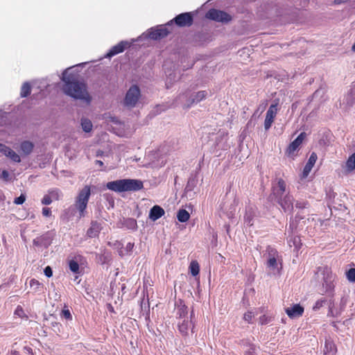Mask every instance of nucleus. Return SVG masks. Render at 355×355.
Here are the masks:
<instances>
[{
  "mask_svg": "<svg viewBox=\"0 0 355 355\" xmlns=\"http://www.w3.org/2000/svg\"><path fill=\"white\" fill-rule=\"evenodd\" d=\"M71 68H68L62 73V80L64 82L63 92L65 94L75 98L80 99L89 103L91 97L87 92V86L84 83L78 81L70 72Z\"/></svg>",
  "mask_w": 355,
  "mask_h": 355,
  "instance_id": "nucleus-1",
  "label": "nucleus"
},
{
  "mask_svg": "<svg viewBox=\"0 0 355 355\" xmlns=\"http://www.w3.org/2000/svg\"><path fill=\"white\" fill-rule=\"evenodd\" d=\"M143 182L135 179H121L109 182L106 188L110 191L121 193L124 191H137L143 188Z\"/></svg>",
  "mask_w": 355,
  "mask_h": 355,
  "instance_id": "nucleus-2",
  "label": "nucleus"
},
{
  "mask_svg": "<svg viewBox=\"0 0 355 355\" xmlns=\"http://www.w3.org/2000/svg\"><path fill=\"white\" fill-rule=\"evenodd\" d=\"M263 257L267 259V268L273 273H279L282 268V258L278 251L275 248L268 245Z\"/></svg>",
  "mask_w": 355,
  "mask_h": 355,
  "instance_id": "nucleus-3",
  "label": "nucleus"
},
{
  "mask_svg": "<svg viewBox=\"0 0 355 355\" xmlns=\"http://www.w3.org/2000/svg\"><path fill=\"white\" fill-rule=\"evenodd\" d=\"M91 196V187L88 185L85 186L78 193L75 198L74 207L78 210L79 218H83L86 215V209Z\"/></svg>",
  "mask_w": 355,
  "mask_h": 355,
  "instance_id": "nucleus-4",
  "label": "nucleus"
},
{
  "mask_svg": "<svg viewBox=\"0 0 355 355\" xmlns=\"http://www.w3.org/2000/svg\"><path fill=\"white\" fill-rule=\"evenodd\" d=\"M172 26V21H169L165 25H159L155 27L150 28L148 30L145 37L152 40H159L168 35L171 32L168 29Z\"/></svg>",
  "mask_w": 355,
  "mask_h": 355,
  "instance_id": "nucleus-5",
  "label": "nucleus"
},
{
  "mask_svg": "<svg viewBox=\"0 0 355 355\" xmlns=\"http://www.w3.org/2000/svg\"><path fill=\"white\" fill-rule=\"evenodd\" d=\"M194 317L193 311L192 310L190 313L189 319L184 318L178 322V329L179 332L183 336L189 335V331L194 333V322L193 318Z\"/></svg>",
  "mask_w": 355,
  "mask_h": 355,
  "instance_id": "nucleus-6",
  "label": "nucleus"
},
{
  "mask_svg": "<svg viewBox=\"0 0 355 355\" xmlns=\"http://www.w3.org/2000/svg\"><path fill=\"white\" fill-rule=\"evenodd\" d=\"M207 19L222 23H227L232 20L230 15L225 11L211 8L206 13Z\"/></svg>",
  "mask_w": 355,
  "mask_h": 355,
  "instance_id": "nucleus-7",
  "label": "nucleus"
},
{
  "mask_svg": "<svg viewBox=\"0 0 355 355\" xmlns=\"http://www.w3.org/2000/svg\"><path fill=\"white\" fill-rule=\"evenodd\" d=\"M140 97V89L137 85H133L128 90L124 99L125 105L133 107L136 105Z\"/></svg>",
  "mask_w": 355,
  "mask_h": 355,
  "instance_id": "nucleus-8",
  "label": "nucleus"
},
{
  "mask_svg": "<svg viewBox=\"0 0 355 355\" xmlns=\"http://www.w3.org/2000/svg\"><path fill=\"white\" fill-rule=\"evenodd\" d=\"M306 137V132H302L293 141L289 144L286 152L288 157L293 158L295 156V151L298 150L299 147L301 146Z\"/></svg>",
  "mask_w": 355,
  "mask_h": 355,
  "instance_id": "nucleus-9",
  "label": "nucleus"
},
{
  "mask_svg": "<svg viewBox=\"0 0 355 355\" xmlns=\"http://www.w3.org/2000/svg\"><path fill=\"white\" fill-rule=\"evenodd\" d=\"M277 105V103L271 104L266 112V119L264 121V128L266 130H268L270 128L274 121L278 112Z\"/></svg>",
  "mask_w": 355,
  "mask_h": 355,
  "instance_id": "nucleus-10",
  "label": "nucleus"
},
{
  "mask_svg": "<svg viewBox=\"0 0 355 355\" xmlns=\"http://www.w3.org/2000/svg\"><path fill=\"white\" fill-rule=\"evenodd\" d=\"M53 234L51 232H47L42 235L36 237L33 240V245L37 247H43L47 248L52 243Z\"/></svg>",
  "mask_w": 355,
  "mask_h": 355,
  "instance_id": "nucleus-11",
  "label": "nucleus"
},
{
  "mask_svg": "<svg viewBox=\"0 0 355 355\" xmlns=\"http://www.w3.org/2000/svg\"><path fill=\"white\" fill-rule=\"evenodd\" d=\"M180 27L190 26L193 21L191 12H184L177 15L173 20Z\"/></svg>",
  "mask_w": 355,
  "mask_h": 355,
  "instance_id": "nucleus-12",
  "label": "nucleus"
},
{
  "mask_svg": "<svg viewBox=\"0 0 355 355\" xmlns=\"http://www.w3.org/2000/svg\"><path fill=\"white\" fill-rule=\"evenodd\" d=\"M282 209L285 211L291 212L293 209V197L288 192L284 196L276 199Z\"/></svg>",
  "mask_w": 355,
  "mask_h": 355,
  "instance_id": "nucleus-13",
  "label": "nucleus"
},
{
  "mask_svg": "<svg viewBox=\"0 0 355 355\" xmlns=\"http://www.w3.org/2000/svg\"><path fill=\"white\" fill-rule=\"evenodd\" d=\"M289 191L287 190L286 183L282 178L278 179L277 183L272 186V195L275 199L284 196Z\"/></svg>",
  "mask_w": 355,
  "mask_h": 355,
  "instance_id": "nucleus-14",
  "label": "nucleus"
},
{
  "mask_svg": "<svg viewBox=\"0 0 355 355\" xmlns=\"http://www.w3.org/2000/svg\"><path fill=\"white\" fill-rule=\"evenodd\" d=\"M175 315L178 321L188 318V307L182 300L175 302Z\"/></svg>",
  "mask_w": 355,
  "mask_h": 355,
  "instance_id": "nucleus-15",
  "label": "nucleus"
},
{
  "mask_svg": "<svg viewBox=\"0 0 355 355\" xmlns=\"http://www.w3.org/2000/svg\"><path fill=\"white\" fill-rule=\"evenodd\" d=\"M304 311V307L299 304H293L292 306L285 309L286 313L291 319L302 316Z\"/></svg>",
  "mask_w": 355,
  "mask_h": 355,
  "instance_id": "nucleus-16",
  "label": "nucleus"
},
{
  "mask_svg": "<svg viewBox=\"0 0 355 355\" xmlns=\"http://www.w3.org/2000/svg\"><path fill=\"white\" fill-rule=\"evenodd\" d=\"M130 44L127 41H121L116 45L112 46L107 53L106 58H112L120 53H122L126 48L129 47Z\"/></svg>",
  "mask_w": 355,
  "mask_h": 355,
  "instance_id": "nucleus-17",
  "label": "nucleus"
},
{
  "mask_svg": "<svg viewBox=\"0 0 355 355\" xmlns=\"http://www.w3.org/2000/svg\"><path fill=\"white\" fill-rule=\"evenodd\" d=\"M0 152L10 158L15 162L19 163L21 162L19 155L5 144H0Z\"/></svg>",
  "mask_w": 355,
  "mask_h": 355,
  "instance_id": "nucleus-18",
  "label": "nucleus"
},
{
  "mask_svg": "<svg viewBox=\"0 0 355 355\" xmlns=\"http://www.w3.org/2000/svg\"><path fill=\"white\" fill-rule=\"evenodd\" d=\"M317 159H318L317 154L313 152L311 154V155L308 159V162H306V165L304 167L302 174V178H306L309 175L312 168L313 167L314 164H315Z\"/></svg>",
  "mask_w": 355,
  "mask_h": 355,
  "instance_id": "nucleus-19",
  "label": "nucleus"
},
{
  "mask_svg": "<svg viewBox=\"0 0 355 355\" xmlns=\"http://www.w3.org/2000/svg\"><path fill=\"white\" fill-rule=\"evenodd\" d=\"M216 148L218 150H227L230 148V145L227 142V134L222 132L216 141Z\"/></svg>",
  "mask_w": 355,
  "mask_h": 355,
  "instance_id": "nucleus-20",
  "label": "nucleus"
},
{
  "mask_svg": "<svg viewBox=\"0 0 355 355\" xmlns=\"http://www.w3.org/2000/svg\"><path fill=\"white\" fill-rule=\"evenodd\" d=\"M102 230V225L98 221H92L90 227L87 231V236L89 238L97 237Z\"/></svg>",
  "mask_w": 355,
  "mask_h": 355,
  "instance_id": "nucleus-21",
  "label": "nucleus"
},
{
  "mask_svg": "<svg viewBox=\"0 0 355 355\" xmlns=\"http://www.w3.org/2000/svg\"><path fill=\"white\" fill-rule=\"evenodd\" d=\"M164 213L165 211L162 207L155 205L150 209L148 217L153 221H155L164 216Z\"/></svg>",
  "mask_w": 355,
  "mask_h": 355,
  "instance_id": "nucleus-22",
  "label": "nucleus"
},
{
  "mask_svg": "<svg viewBox=\"0 0 355 355\" xmlns=\"http://www.w3.org/2000/svg\"><path fill=\"white\" fill-rule=\"evenodd\" d=\"M346 300L343 297L340 300V309H336L334 306V304L330 303L329 306V315L333 316V317H337L338 316L341 312L344 310L345 305H346Z\"/></svg>",
  "mask_w": 355,
  "mask_h": 355,
  "instance_id": "nucleus-23",
  "label": "nucleus"
},
{
  "mask_svg": "<svg viewBox=\"0 0 355 355\" xmlns=\"http://www.w3.org/2000/svg\"><path fill=\"white\" fill-rule=\"evenodd\" d=\"M207 95V93L206 91H200L194 94H192L187 103V107H190L193 103H198L205 99Z\"/></svg>",
  "mask_w": 355,
  "mask_h": 355,
  "instance_id": "nucleus-24",
  "label": "nucleus"
},
{
  "mask_svg": "<svg viewBox=\"0 0 355 355\" xmlns=\"http://www.w3.org/2000/svg\"><path fill=\"white\" fill-rule=\"evenodd\" d=\"M256 214V209L252 206L246 207L245 214L244 216V223L248 226L253 225L254 218Z\"/></svg>",
  "mask_w": 355,
  "mask_h": 355,
  "instance_id": "nucleus-25",
  "label": "nucleus"
},
{
  "mask_svg": "<svg viewBox=\"0 0 355 355\" xmlns=\"http://www.w3.org/2000/svg\"><path fill=\"white\" fill-rule=\"evenodd\" d=\"M302 219H304V217L301 216L299 213L297 214L294 218L291 217L289 221L288 233L293 234L294 232L298 228L300 221Z\"/></svg>",
  "mask_w": 355,
  "mask_h": 355,
  "instance_id": "nucleus-26",
  "label": "nucleus"
},
{
  "mask_svg": "<svg viewBox=\"0 0 355 355\" xmlns=\"http://www.w3.org/2000/svg\"><path fill=\"white\" fill-rule=\"evenodd\" d=\"M343 103H345L348 107H351L355 103V82L352 83L350 90L345 96Z\"/></svg>",
  "mask_w": 355,
  "mask_h": 355,
  "instance_id": "nucleus-27",
  "label": "nucleus"
},
{
  "mask_svg": "<svg viewBox=\"0 0 355 355\" xmlns=\"http://www.w3.org/2000/svg\"><path fill=\"white\" fill-rule=\"evenodd\" d=\"M121 225L123 227H125L128 230L132 231H136L137 230V220L132 218H123L121 220Z\"/></svg>",
  "mask_w": 355,
  "mask_h": 355,
  "instance_id": "nucleus-28",
  "label": "nucleus"
},
{
  "mask_svg": "<svg viewBox=\"0 0 355 355\" xmlns=\"http://www.w3.org/2000/svg\"><path fill=\"white\" fill-rule=\"evenodd\" d=\"M165 73L166 75V85L167 88L171 87L173 83L179 80L180 78V74L175 71L171 72L169 71H166Z\"/></svg>",
  "mask_w": 355,
  "mask_h": 355,
  "instance_id": "nucleus-29",
  "label": "nucleus"
},
{
  "mask_svg": "<svg viewBox=\"0 0 355 355\" xmlns=\"http://www.w3.org/2000/svg\"><path fill=\"white\" fill-rule=\"evenodd\" d=\"M34 148V144L29 141H24L20 144V149L21 152L26 155H30Z\"/></svg>",
  "mask_w": 355,
  "mask_h": 355,
  "instance_id": "nucleus-30",
  "label": "nucleus"
},
{
  "mask_svg": "<svg viewBox=\"0 0 355 355\" xmlns=\"http://www.w3.org/2000/svg\"><path fill=\"white\" fill-rule=\"evenodd\" d=\"M300 238L298 236H293V234H288V243L290 247L294 246L297 250L300 248Z\"/></svg>",
  "mask_w": 355,
  "mask_h": 355,
  "instance_id": "nucleus-31",
  "label": "nucleus"
},
{
  "mask_svg": "<svg viewBox=\"0 0 355 355\" xmlns=\"http://www.w3.org/2000/svg\"><path fill=\"white\" fill-rule=\"evenodd\" d=\"M48 193L53 201L60 200L63 196L62 191L57 188L49 189Z\"/></svg>",
  "mask_w": 355,
  "mask_h": 355,
  "instance_id": "nucleus-32",
  "label": "nucleus"
},
{
  "mask_svg": "<svg viewBox=\"0 0 355 355\" xmlns=\"http://www.w3.org/2000/svg\"><path fill=\"white\" fill-rule=\"evenodd\" d=\"M323 287L324 288L325 292H330L334 289V284H333V279L331 276H329V275L324 277V282H323Z\"/></svg>",
  "mask_w": 355,
  "mask_h": 355,
  "instance_id": "nucleus-33",
  "label": "nucleus"
},
{
  "mask_svg": "<svg viewBox=\"0 0 355 355\" xmlns=\"http://www.w3.org/2000/svg\"><path fill=\"white\" fill-rule=\"evenodd\" d=\"M190 218V214L185 209H180L177 214V218L181 223L187 222Z\"/></svg>",
  "mask_w": 355,
  "mask_h": 355,
  "instance_id": "nucleus-34",
  "label": "nucleus"
},
{
  "mask_svg": "<svg viewBox=\"0 0 355 355\" xmlns=\"http://www.w3.org/2000/svg\"><path fill=\"white\" fill-rule=\"evenodd\" d=\"M80 124H81V127H82L83 130L85 132H90L92 131L93 125H92V121L89 119H86V118L81 119Z\"/></svg>",
  "mask_w": 355,
  "mask_h": 355,
  "instance_id": "nucleus-35",
  "label": "nucleus"
},
{
  "mask_svg": "<svg viewBox=\"0 0 355 355\" xmlns=\"http://www.w3.org/2000/svg\"><path fill=\"white\" fill-rule=\"evenodd\" d=\"M346 168L348 172L355 170V153L350 155L347 160Z\"/></svg>",
  "mask_w": 355,
  "mask_h": 355,
  "instance_id": "nucleus-36",
  "label": "nucleus"
},
{
  "mask_svg": "<svg viewBox=\"0 0 355 355\" xmlns=\"http://www.w3.org/2000/svg\"><path fill=\"white\" fill-rule=\"evenodd\" d=\"M189 270L193 276L198 275L200 271L198 263L196 261H191L189 266Z\"/></svg>",
  "mask_w": 355,
  "mask_h": 355,
  "instance_id": "nucleus-37",
  "label": "nucleus"
},
{
  "mask_svg": "<svg viewBox=\"0 0 355 355\" xmlns=\"http://www.w3.org/2000/svg\"><path fill=\"white\" fill-rule=\"evenodd\" d=\"M31 94V85L28 83H24L21 88V96L26 97Z\"/></svg>",
  "mask_w": 355,
  "mask_h": 355,
  "instance_id": "nucleus-38",
  "label": "nucleus"
},
{
  "mask_svg": "<svg viewBox=\"0 0 355 355\" xmlns=\"http://www.w3.org/2000/svg\"><path fill=\"white\" fill-rule=\"evenodd\" d=\"M30 286L34 290L35 292H38L42 284L35 279H31L29 282Z\"/></svg>",
  "mask_w": 355,
  "mask_h": 355,
  "instance_id": "nucleus-39",
  "label": "nucleus"
},
{
  "mask_svg": "<svg viewBox=\"0 0 355 355\" xmlns=\"http://www.w3.org/2000/svg\"><path fill=\"white\" fill-rule=\"evenodd\" d=\"M327 302V300L324 297L320 298L317 300L315 304L313 306V310L315 311H318L321 307H322Z\"/></svg>",
  "mask_w": 355,
  "mask_h": 355,
  "instance_id": "nucleus-40",
  "label": "nucleus"
},
{
  "mask_svg": "<svg viewBox=\"0 0 355 355\" xmlns=\"http://www.w3.org/2000/svg\"><path fill=\"white\" fill-rule=\"evenodd\" d=\"M309 206L308 201L304 200H297L295 202V207L299 209H306Z\"/></svg>",
  "mask_w": 355,
  "mask_h": 355,
  "instance_id": "nucleus-41",
  "label": "nucleus"
},
{
  "mask_svg": "<svg viewBox=\"0 0 355 355\" xmlns=\"http://www.w3.org/2000/svg\"><path fill=\"white\" fill-rule=\"evenodd\" d=\"M236 202L234 200L233 203L231 205L230 210L226 212L227 216L229 218H232L235 214L236 209Z\"/></svg>",
  "mask_w": 355,
  "mask_h": 355,
  "instance_id": "nucleus-42",
  "label": "nucleus"
},
{
  "mask_svg": "<svg viewBox=\"0 0 355 355\" xmlns=\"http://www.w3.org/2000/svg\"><path fill=\"white\" fill-rule=\"evenodd\" d=\"M197 183V180L194 177H190L187 182L186 189L187 191H192Z\"/></svg>",
  "mask_w": 355,
  "mask_h": 355,
  "instance_id": "nucleus-43",
  "label": "nucleus"
},
{
  "mask_svg": "<svg viewBox=\"0 0 355 355\" xmlns=\"http://www.w3.org/2000/svg\"><path fill=\"white\" fill-rule=\"evenodd\" d=\"M346 277L349 282H355V268H350L346 272Z\"/></svg>",
  "mask_w": 355,
  "mask_h": 355,
  "instance_id": "nucleus-44",
  "label": "nucleus"
},
{
  "mask_svg": "<svg viewBox=\"0 0 355 355\" xmlns=\"http://www.w3.org/2000/svg\"><path fill=\"white\" fill-rule=\"evenodd\" d=\"M61 316L64 318H65L67 320H72V315L67 307L64 306V309L62 311Z\"/></svg>",
  "mask_w": 355,
  "mask_h": 355,
  "instance_id": "nucleus-45",
  "label": "nucleus"
},
{
  "mask_svg": "<svg viewBox=\"0 0 355 355\" xmlns=\"http://www.w3.org/2000/svg\"><path fill=\"white\" fill-rule=\"evenodd\" d=\"M69 269L75 273H78L79 272V265L78 263L73 260H71L69 263Z\"/></svg>",
  "mask_w": 355,
  "mask_h": 355,
  "instance_id": "nucleus-46",
  "label": "nucleus"
},
{
  "mask_svg": "<svg viewBox=\"0 0 355 355\" xmlns=\"http://www.w3.org/2000/svg\"><path fill=\"white\" fill-rule=\"evenodd\" d=\"M272 321V318L266 315H263L259 318V324L261 325L267 324Z\"/></svg>",
  "mask_w": 355,
  "mask_h": 355,
  "instance_id": "nucleus-47",
  "label": "nucleus"
},
{
  "mask_svg": "<svg viewBox=\"0 0 355 355\" xmlns=\"http://www.w3.org/2000/svg\"><path fill=\"white\" fill-rule=\"evenodd\" d=\"M255 314L252 311H248L244 314L243 319L245 321L248 323H252V318L254 317Z\"/></svg>",
  "mask_w": 355,
  "mask_h": 355,
  "instance_id": "nucleus-48",
  "label": "nucleus"
},
{
  "mask_svg": "<svg viewBox=\"0 0 355 355\" xmlns=\"http://www.w3.org/2000/svg\"><path fill=\"white\" fill-rule=\"evenodd\" d=\"M52 202H53V200H51L49 193L44 195L41 200L42 204L44 205H49L51 204Z\"/></svg>",
  "mask_w": 355,
  "mask_h": 355,
  "instance_id": "nucleus-49",
  "label": "nucleus"
},
{
  "mask_svg": "<svg viewBox=\"0 0 355 355\" xmlns=\"http://www.w3.org/2000/svg\"><path fill=\"white\" fill-rule=\"evenodd\" d=\"M26 200V196L21 193L19 197L14 200V203L16 205H22Z\"/></svg>",
  "mask_w": 355,
  "mask_h": 355,
  "instance_id": "nucleus-50",
  "label": "nucleus"
},
{
  "mask_svg": "<svg viewBox=\"0 0 355 355\" xmlns=\"http://www.w3.org/2000/svg\"><path fill=\"white\" fill-rule=\"evenodd\" d=\"M15 314L17 315V316L20 317V318H23V317L25 316V313H24V309L19 305L17 306V308H16V309L15 311Z\"/></svg>",
  "mask_w": 355,
  "mask_h": 355,
  "instance_id": "nucleus-51",
  "label": "nucleus"
},
{
  "mask_svg": "<svg viewBox=\"0 0 355 355\" xmlns=\"http://www.w3.org/2000/svg\"><path fill=\"white\" fill-rule=\"evenodd\" d=\"M10 174L6 170H3L1 175L0 178L3 179L4 181L9 180Z\"/></svg>",
  "mask_w": 355,
  "mask_h": 355,
  "instance_id": "nucleus-52",
  "label": "nucleus"
},
{
  "mask_svg": "<svg viewBox=\"0 0 355 355\" xmlns=\"http://www.w3.org/2000/svg\"><path fill=\"white\" fill-rule=\"evenodd\" d=\"M51 209L49 207H44L42 209V215L45 217H49L51 216Z\"/></svg>",
  "mask_w": 355,
  "mask_h": 355,
  "instance_id": "nucleus-53",
  "label": "nucleus"
},
{
  "mask_svg": "<svg viewBox=\"0 0 355 355\" xmlns=\"http://www.w3.org/2000/svg\"><path fill=\"white\" fill-rule=\"evenodd\" d=\"M44 272L47 277H51L53 275V271L50 266H46L44 270Z\"/></svg>",
  "mask_w": 355,
  "mask_h": 355,
  "instance_id": "nucleus-54",
  "label": "nucleus"
},
{
  "mask_svg": "<svg viewBox=\"0 0 355 355\" xmlns=\"http://www.w3.org/2000/svg\"><path fill=\"white\" fill-rule=\"evenodd\" d=\"M245 355H257L256 347L254 345H251L249 349L245 352Z\"/></svg>",
  "mask_w": 355,
  "mask_h": 355,
  "instance_id": "nucleus-55",
  "label": "nucleus"
},
{
  "mask_svg": "<svg viewBox=\"0 0 355 355\" xmlns=\"http://www.w3.org/2000/svg\"><path fill=\"white\" fill-rule=\"evenodd\" d=\"M135 246L134 243L129 242L126 244L125 250L127 252H131Z\"/></svg>",
  "mask_w": 355,
  "mask_h": 355,
  "instance_id": "nucleus-56",
  "label": "nucleus"
},
{
  "mask_svg": "<svg viewBox=\"0 0 355 355\" xmlns=\"http://www.w3.org/2000/svg\"><path fill=\"white\" fill-rule=\"evenodd\" d=\"M325 347L328 349L329 348L330 351H334V345L331 342H326L325 343Z\"/></svg>",
  "mask_w": 355,
  "mask_h": 355,
  "instance_id": "nucleus-57",
  "label": "nucleus"
},
{
  "mask_svg": "<svg viewBox=\"0 0 355 355\" xmlns=\"http://www.w3.org/2000/svg\"><path fill=\"white\" fill-rule=\"evenodd\" d=\"M5 197L3 196V192L0 190V201H3L4 200Z\"/></svg>",
  "mask_w": 355,
  "mask_h": 355,
  "instance_id": "nucleus-58",
  "label": "nucleus"
},
{
  "mask_svg": "<svg viewBox=\"0 0 355 355\" xmlns=\"http://www.w3.org/2000/svg\"><path fill=\"white\" fill-rule=\"evenodd\" d=\"M96 164L99 165L100 166H103V162L101 160H96Z\"/></svg>",
  "mask_w": 355,
  "mask_h": 355,
  "instance_id": "nucleus-59",
  "label": "nucleus"
},
{
  "mask_svg": "<svg viewBox=\"0 0 355 355\" xmlns=\"http://www.w3.org/2000/svg\"><path fill=\"white\" fill-rule=\"evenodd\" d=\"M9 355H21L19 352L14 351L10 353Z\"/></svg>",
  "mask_w": 355,
  "mask_h": 355,
  "instance_id": "nucleus-60",
  "label": "nucleus"
},
{
  "mask_svg": "<svg viewBox=\"0 0 355 355\" xmlns=\"http://www.w3.org/2000/svg\"><path fill=\"white\" fill-rule=\"evenodd\" d=\"M352 50L355 52V42L354 43V44L352 45Z\"/></svg>",
  "mask_w": 355,
  "mask_h": 355,
  "instance_id": "nucleus-61",
  "label": "nucleus"
}]
</instances>
